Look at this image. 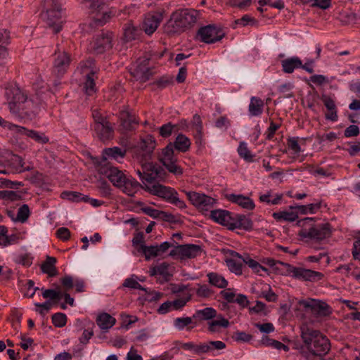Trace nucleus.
I'll list each match as a JSON object with an SVG mask.
<instances>
[{
  "mask_svg": "<svg viewBox=\"0 0 360 360\" xmlns=\"http://www.w3.org/2000/svg\"><path fill=\"white\" fill-rule=\"evenodd\" d=\"M301 339L303 345L300 347L301 354L306 356L311 354L314 356L326 354L330 349V343L328 338L319 330H315L307 325L300 327Z\"/></svg>",
  "mask_w": 360,
  "mask_h": 360,
  "instance_id": "f257e3e1",
  "label": "nucleus"
},
{
  "mask_svg": "<svg viewBox=\"0 0 360 360\" xmlns=\"http://www.w3.org/2000/svg\"><path fill=\"white\" fill-rule=\"evenodd\" d=\"M199 18V13L194 9H181L174 12L165 25V31L169 34L183 32L192 28Z\"/></svg>",
  "mask_w": 360,
  "mask_h": 360,
  "instance_id": "f03ea898",
  "label": "nucleus"
},
{
  "mask_svg": "<svg viewBox=\"0 0 360 360\" xmlns=\"http://www.w3.org/2000/svg\"><path fill=\"white\" fill-rule=\"evenodd\" d=\"M302 229L298 235L302 238L321 240L330 236L332 227L329 223L314 224V219L306 217L297 221Z\"/></svg>",
  "mask_w": 360,
  "mask_h": 360,
  "instance_id": "7ed1b4c3",
  "label": "nucleus"
},
{
  "mask_svg": "<svg viewBox=\"0 0 360 360\" xmlns=\"http://www.w3.org/2000/svg\"><path fill=\"white\" fill-rule=\"evenodd\" d=\"M107 176L115 187L129 196H134L143 186L131 176H127L117 167H110Z\"/></svg>",
  "mask_w": 360,
  "mask_h": 360,
  "instance_id": "20e7f679",
  "label": "nucleus"
},
{
  "mask_svg": "<svg viewBox=\"0 0 360 360\" xmlns=\"http://www.w3.org/2000/svg\"><path fill=\"white\" fill-rule=\"evenodd\" d=\"M89 15L92 23L96 27L103 26L112 18V13L104 0H88Z\"/></svg>",
  "mask_w": 360,
  "mask_h": 360,
  "instance_id": "39448f33",
  "label": "nucleus"
},
{
  "mask_svg": "<svg viewBox=\"0 0 360 360\" xmlns=\"http://www.w3.org/2000/svg\"><path fill=\"white\" fill-rule=\"evenodd\" d=\"M143 189L154 195L165 199L180 209L186 207L185 202L179 198L178 193L171 187H167L160 184H154L151 186H143Z\"/></svg>",
  "mask_w": 360,
  "mask_h": 360,
  "instance_id": "423d86ee",
  "label": "nucleus"
},
{
  "mask_svg": "<svg viewBox=\"0 0 360 360\" xmlns=\"http://www.w3.org/2000/svg\"><path fill=\"white\" fill-rule=\"evenodd\" d=\"M286 269V273L292 274V277L305 281L317 282L323 278L321 272L301 267H295L288 263H281Z\"/></svg>",
  "mask_w": 360,
  "mask_h": 360,
  "instance_id": "0eeeda50",
  "label": "nucleus"
},
{
  "mask_svg": "<svg viewBox=\"0 0 360 360\" xmlns=\"http://www.w3.org/2000/svg\"><path fill=\"white\" fill-rule=\"evenodd\" d=\"M203 250L200 245L195 244L179 245L175 246L169 255L180 260L194 259L202 253Z\"/></svg>",
  "mask_w": 360,
  "mask_h": 360,
  "instance_id": "6e6552de",
  "label": "nucleus"
},
{
  "mask_svg": "<svg viewBox=\"0 0 360 360\" xmlns=\"http://www.w3.org/2000/svg\"><path fill=\"white\" fill-rule=\"evenodd\" d=\"M160 161L169 172L176 175L182 174L183 169L176 164L177 158L174 155V146L172 143L168 144L162 150Z\"/></svg>",
  "mask_w": 360,
  "mask_h": 360,
  "instance_id": "1a4fd4ad",
  "label": "nucleus"
},
{
  "mask_svg": "<svg viewBox=\"0 0 360 360\" xmlns=\"http://www.w3.org/2000/svg\"><path fill=\"white\" fill-rule=\"evenodd\" d=\"M156 146V142L152 135L141 137L136 149V158L139 160L148 161Z\"/></svg>",
  "mask_w": 360,
  "mask_h": 360,
  "instance_id": "9d476101",
  "label": "nucleus"
},
{
  "mask_svg": "<svg viewBox=\"0 0 360 360\" xmlns=\"http://www.w3.org/2000/svg\"><path fill=\"white\" fill-rule=\"evenodd\" d=\"M224 31L219 27L209 25L200 28L198 36L200 40L207 44H212L220 41L224 37Z\"/></svg>",
  "mask_w": 360,
  "mask_h": 360,
  "instance_id": "9b49d317",
  "label": "nucleus"
},
{
  "mask_svg": "<svg viewBox=\"0 0 360 360\" xmlns=\"http://www.w3.org/2000/svg\"><path fill=\"white\" fill-rule=\"evenodd\" d=\"M6 96L11 112L17 115L20 108L27 98L26 96L18 88L7 89Z\"/></svg>",
  "mask_w": 360,
  "mask_h": 360,
  "instance_id": "f8f14e48",
  "label": "nucleus"
},
{
  "mask_svg": "<svg viewBox=\"0 0 360 360\" xmlns=\"http://www.w3.org/2000/svg\"><path fill=\"white\" fill-rule=\"evenodd\" d=\"M300 304L306 309H309L313 314L318 316H328L333 311L331 307L326 302L319 300H302L300 302Z\"/></svg>",
  "mask_w": 360,
  "mask_h": 360,
  "instance_id": "ddd939ff",
  "label": "nucleus"
},
{
  "mask_svg": "<svg viewBox=\"0 0 360 360\" xmlns=\"http://www.w3.org/2000/svg\"><path fill=\"white\" fill-rule=\"evenodd\" d=\"M141 163V169L136 170V173L141 179L142 186H149L157 178L158 172L153 163L148 161L139 160Z\"/></svg>",
  "mask_w": 360,
  "mask_h": 360,
  "instance_id": "4468645a",
  "label": "nucleus"
},
{
  "mask_svg": "<svg viewBox=\"0 0 360 360\" xmlns=\"http://www.w3.org/2000/svg\"><path fill=\"white\" fill-rule=\"evenodd\" d=\"M186 195L191 202L200 210L207 211L216 203V200L204 193L187 192Z\"/></svg>",
  "mask_w": 360,
  "mask_h": 360,
  "instance_id": "2eb2a0df",
  "label": "nucleus"
},
{
  "mask_svg": "<svg viewBox=\"0 0 360 360\" xmlns=\"http://www.w3.org/2000/svg\"><path fill=\"white\" fill-rule=\"evenodd\" d=\"M53 72L57 77L63 76L68 69L71 58L70 55L65 51H56L54 54Z\"/></svg>",
  "mask_w": 360,
  "mask_h": 360,
  "instance_id": "dca6fc26",
  "label": "nucleus"
},
{
  "mask_svg": "<svg viewBox=\"0 0 360 360\" xmlns=\"http://www.w3.org/2000/svg\"><path fill=\"white\" fill-rule=\"evenodd\" d=\"M112 33H102L98 35L91 42V49L95 53H103L112 49Z\"/></svg>",
  "mask_w": 360,
  "mask_h": 360,
  "instance_id": "f3484780",
  "label": "nucleus"
},
{
  "mask_svg": "<svg viewBox=\"0 0 360 360\" xmlns=\"http://www.w3.org/2000/svg\"><path fill=\"white\" fill-rule=\"evenodd\" d=\"M148 63V59H143L142 60H139L138 61L136 68L131 72V75L136 80L140 81L141 82H146L150 79L153 75V72L151 71Z\"/></svg>",
  "mask_w": 360,
  "mask_h": 360,
  "instance_id": "a211bd4d",
  "label": "nucleus"
},
{
  "mask_svg": "<svg viewBox=\"0 0 360 360\" xmlns=\"http://www.w3.org/2000/svg\"><path fill=\"white\" fill-rule=\"evenodd\" d=\"M162 18V15L160 13H148L146 15L143 22V31L148 35L152 34L160 25Z\"/></svg>",
  "mask_w": 360,
  "mask_h": 360,
  "instance_id": "6ab92c4d",
  "label": "nucleus"
},
{
  "mask_svg": "<svg viewBox=\"0 0 360 360\" xmlns=\"http://www.w3.org/2000/svg\"><path fill=\"white\" fill-rule=\"evenodd\" d=\"M40 108V104L38 101L27 99V98L22 104L20 111L17 115L32 119L39 112Z\"/></svg>",
  "mask_w": 360,
  "mask_h": 360,
  "instance_id": "aec40b11",
  "label": "nucleus"
},
{
  "mask_svg": "<svg viewBox=\"0 0 360 360\" xmlns=\"http://www.w3.org/2000/svg\"><path fill=\"white\" fill-rule=\"evenodd\" d=\"M321 100L327 110L325 113V118L332 122H336L338 120V115L335 101L326 94L321 95Z\"/></svg>",
  "mask_w": 360,
  "mask_h": 360,
  "instance_id": "412c9836",
  "label": "nucleus"
},
{
  "mask_svg": "<svg viewBox=\"0 0 360 360\" xmlns=\"http://www.w3.org/2000/svg\"><path fill=\"white\" fill-rule=\"evenodd\" d=\"M120 127L124 131H132L138 124V121L134 115L126 110L120 112Z\"/></svg>",
  "mask_w": 360,
  "mask_h": 360,
  "instance_id": "4be33fe9",
  "label": "nucleus"
},
{
  "mask_svg": "<svg viewBox=\"0 0 360 360\" xmlns=\"http://www.w3.org/2000/svg\"><path fill=\"white\" fill-rule=\"evenodd\" d=\"M210 217L214 221L226 226L231 230L232 216L229 211L224 210H212L211 211Z\"/></svg>",
  "mask_w": 360,
  "mask_h": 360,
  "instance_id": "5701e85b",
  "label": "nucleus"
},
{
  "mask_svg": "<svg viewBox=\"0 0 360 360\" xmlns=\"http://www.w3.org/2000/svg\"><path fill=\"white\" fill-rule=\"evenodd\" d=\"M226 198L231 202L236 203L243 209L252 210L255 207L254 201L249 197L243 195L229 194Z\"/></svg>",
  "mask_w": 360,
  "mask_h": 360,
  "instance_id": "b1692460",
  "label": "nucleus"
},
{
  "mask_svg": "<svg viewBox=\"0 0 360 360\" xmlns=\"http://www.w3.org/2000/svg\"><path fill=\"white\" fill-rule=\"evenodd\" d=\"M94 129L98 138L103 142L113 137L114 131L108 121L103 124H95Z\"/></svg>",
  "mask_w": 360,
  "mask_h": 360,
  "instance_id": "393cba45",
  "label": "nucleus"
},
{
  "mask_svg": "<svg viewBox=\"0 0 360 360\" xmlns=\"http://www.w3.org/2000/svg\"><path fill=\"white\" fill-rule=\"evenodd\" d=\"M46 24L53 28L54 33H58L62 29L60 14L58 11L49 10L46 11Z\"/></svg>",
  "mask_w": 360,
  "mask_h": 360,
  "instance_id": "a878e982",
  "label": "nucleus"
},
{
  "mask_svg": "<svg viewBox=\"0 0 360 360\" xmlns=\"http://www.w3.org/2000/svg\"><path fill=\"white\" fill-rule=\"evenodd\" d=\"M17 133L25 135L27 137L34 140L36 142L41 144H45L49 141V139L44 133H39L32 129H27L25 127L21 126L17 127Z\"/></svg>",
  "mask_w": 360,
  "mask_h": 360,
  "instance_id": "bb28decb",
  "label": "nucleus"
},
{
  "mask_svg": "<svg viewBox=\"0 0 360 360\" xmlns=\"http://www.w3.org/2000/svg\"><path fill=\"white\" fill-rule=\"evenodd\" d=\"M231 256L238 257V259H242L243 262L247 264L250 268H251L252 270L256 274H259L262 270L267 271L266 268L262 266L256 260L252 259L248 254L241 255L235 251H232L231 252Z\"/></svg>",
  "mask_w": 360,
  "mask_h": 360,
  "instance_id": "cd10ccee",
  "label": "nucleus"
},
{
  "mask_svg": "<svg viewBox=\"0 0 360 360\" xmlns=\"http://www.w3.org/2000/svg\"><path fill=\"white\" fill-rule=\"evenodd\" d=\"M231 229H243L245 230H251L252 229L253 223L252 220L243 214H236L232 217Z\"/></svg>",
  "mask_w": 360,
  "mask_h": 360,
  "instance_id": "c85d7f7f",
  "label": "nucleus"
},
{
  "mask_svg": "<svg viewBox=\"0 0 360 360\" xmlns=\"http://www.w3.org/2000/svg\"><path fill=\"white\" fill-rule=\"evenodd\" d=\"M57 260L56 257L47 256L46 260L41 265V270L49 277L56 276L58 271L56 267Z\"/></svg>",
  "mask_w": 360,
  "mask_h": 360,
  "instance_id": "c756f323",
  "label": "nucleus"
},
{
  "mask_svg": "<svg viewBox=\"0 0 360 360\" xmlns=\"http://www.w3.org/2000/svg\"><path fill=\"white\" fill-rule=\"evenodd\" d=\"M103 154L105 159L120 162L126 156L127 150L119 147L107 148L103 150Z\"/></svg>",
  "mask_w": 360,
  "mask_h": 360,
  "instance_id": "7c9ffc66",
  "label": "nucleus"
},
{
  "mask_svg": "<svg viewBox=\"0 0 360 360\" xmlns=\"http://www.w3.org/2000/svg\"><path fill=\"white\" fill-rule=\"evenodd\" d=\"M208 282L210 285L221 289H225L228 286L229 282L224 276L215 273L210 272L207 274Z\"/></svg>",
  "mask_w": 360,
  "mask_h": 360,
  "instance_id": "2f4dec72",
  "label": "nucleus"
},
{
  "mask_svg": "<svg viewBox=\"0 0 360 360\" xmlns=\"http://www.w3.org/2000/svg\"><path fill=\"white\" fill-rule=\"evenodd\" d=\"M116 320L108 313H102L96 318V323L102 330H108L115 324Z\"/></svg>",
  "mask_w": 360,
  "mask_h": 360,
  "instance_id": "473e14b6",
  "label": "nucleus"
},
{
  "mask_svg": "<svg viewBox=\"0 0 360 360\" xmlns=\"http://www.w3.org/2000/svg\"><path fill=\"white\" fill-rule=\"evenodd\" d=\"M264 101L259 97L252 96L248 107V110L252 116H259L264 108Z\"/></svg>",
  "mask_w": 360,
  "mask_h": 360,
  "instance_id": "72a5a7b5",
  "label": "nucleus"
},
{
  "mask_svg": "<svg viewBox=\"0 0 360 360\" xmlns=\"http://www.w3.org/2000/svg\"><path fill=\"white\" fill-rule=\"evenodd\" d=\"M283 70L285 73H292L295 69L302 66V60L298 57L286 58L281 61Z\"/></svg>",
  "mask_w": 360,
  "mask_h": 360,
  "instance_id": "f704fd0d",
  "label": "nucleus"
},
{
  "mask_svg": "<svg viewBox=\"0 0 360 360\" xmlns=\"http://www.w3.org/2000/svg\"><path fill=\"white\" fill-rule=\"evenodd\" d=\"M214 317H217V311L212 307L197 310L193 315V318L198 321H208Z\"/></svg>",
  "mask_w": 360,
  "mask_h": 360,
  "instance_id": "c9c22d12",
  "label": "nucleus"
},
{
  "mask_svg": "<svg viewBox=\"0 0 360 360\" xmlns=\"http://www.w3.org/2000/svg\"><path fill=\"white\" fill-rule=\"evenodd\" d=\"M242 262V259L235 256H231V258L226 259V260L229 269L236 275H241L243 274Z\"/></svg>",
  "mask_w": 360,
  "mask_h": 360,
  "instance_id": "e433bc0d",
  "label": "nucleus"
},
{
  "mask_svg": "<svg viewBox=\"0 0 360 360\" xmlns=\"http://www.w3.org/2000/svg\"><path fill=\"white\" fill-rule=\"evenodd\" d=\"M176 150L185 153L191 146V141L184 134H179L173 146Z\"/></svg>",
  "mask_w": 360,
  "mask_h": 360,
  "instance_id": "4c0bfd02",
  "label": "nucleus"
},
{
  "mask_svg": "<svg viewBox=\"0 0 360 360\" xmlns=\"http://www.w3.org/2000/svg\"><path fill=\"white\" fill-rule=\"evenodd\" d=\"M124 37L129 41L136 39L139 34V30L131 22H127L124 25Z\"/></svg>",
  "mask_w": 360,
  "mask_h": 360,
  "instance_id": "58836bf2",
  "label": "nucleus"
},
{
  "mask_svg": "<svg viewBox=\"0 0 360 360\" xmlns=\"http://www.w3.org/2000/svg\"><path fill=\"white\" fill-rule=\"evenodd\" d=\"M63 199H67L73 202H87L89 200V196L84 195L81 193L76 191H63L60 194Z\"/></svg>",
  "mask_w": 360,
  "mask_h": 360,
  "instance_id": "ea45409f",
  "label": "nucleus"
},
{
  "mask_svg": "<svg viewBox=\"0 0 360 360\" xmlns=\"http://www.w3.org/2000/svg\"><path fill=\"white\" fill-rule=\"evenodd\" d=\"M272 216L278 221H294L298 218L297 214L292 211L274 212Z\"/></svg>",
  "mask_w": 360,
  "mask_h": 360,
  "instance_id": "a19ab883",
  "label": "nucleus"
},
{
  "mask_svg": "<svg viewBox=\"0 0 360 360\" xmlns=\"http://www.w3.org/2000/svg\"><path fill=\"white\" fill-rule=\"evenodd\" d=\"M79 68L81 73L84 75H95L96 72L94 60L91 58H89L86 61L81 62L79 64Z\"/></svg>",
  "mask_w": 360,
  "mask_h": 360,
  "instance_id": "79ce46f5",
  "label": "nucleus"
},
{
  "mask_svg": "<svg viewBox=\"0 0 360 360\" xmlns=\"http://www.w3.org/2000/svg\"><path fill=\"white\" fill-rule=\"evenodd\" d=\"M217 319L213 320L208 323V330L212 333L217 332L219 327L227 328L229 325L228 319L221 316H217Z\"/></svg>",
  "mask_w": 360,
  "mask_h": 360,
  "instance_id": "37998d69",
  "label": "nucleus"
},
{
  "mask_svg": "<svg viewBox=\"0 0 360 360\" xmlns=\"http://www.w3.org/2000/svg\"><path fill=\"white\" fill-rule=\"evenodd\" d=\"M291 209H296L300 213L306 214L307 213H315L321 208V202L316 203H311L307 205H297L295 207H290Z\"/></svg>",
  "mask_w": 360,
  "mask_h": 360,
  "instance_id": "c03bdc74",
  "label": "nucleus"
},
{
  "mask_svg": "<svg viewBox=\"0 0 360 360\" xmlns=\"http://www.w3.org/2000/svg\"><path fill=\"white\" fill-rule=\"evenodd\" d=\"M21 195L19 193L13 191L4 190L0 191V199L6 203L20 200Z\"/></svg>",
  "mask_w": 360,
  "mask_h": 360,
  "instance_id": "a18cd8bd",
  "label": "nucleus"
},
{
  "mask_svg": "<svg viewBox=\"0 0 360 360\" xmlns=\"http://www.w3.org/2000/svg\"><path fill=\"white\" fill-rule=\"evenodd\" d=\"M137 251L142 252L146 260H149L152 257H155L160 255L158 248L154 245L146 246L142 245L137 248Z\"/></svg>",
  "mask_w": 360,
  "mask_h": 360,
  "instance_id": "49530a36",
  "label": "nucleus"
},
{
  "mask_svg": "<svg viewBox=\"0 0 360 360\" xmlns=\"http://www.w3.org/2000/svg\"><path fill=\"white\" fill-rule=\"evenodd\" d=\"M202 347H205L203 349V354L212 352L213 350H221L226 348V344L220 340L217 341H209L202 343Z\"/></svg>",
  "mask_w": 360,
  "mask_h": 360,
  "instance_id": "de8ad7c7",
  "label": "nucleus"
},
{
  "mask_svg": "<svg viewBox=\"0 0 360 360\" xmlns=\"http://www.w3.org/2000/svg\"><path fill=\"white\" fill-rule=\"evenodd\" d=\"M283 198V194H276L274 198H272L271 193L270 191H268L266 194L260 195L259 200L262 202H266L269 205H278L281 203V201Z\"/></svg>",
  "mask_w": 360,
  "mask_h": 360,
  "instance_id": "09e8293b",
  "label": "nucleus"
},
{
  "mask_svg": "<svg viewBox=\"0 0 360 360\" xmlns=\"http://www.w3.org/2000/svg\"><path fill=\"white\" fill-rule=\"evenodd\" d=\"M238 153L240 158H243L247 162H252L254 155L248 149L247 144L244 142H240L238 148Z\"/></svg>",
  "mask_w": 360,
  "mask_h": 360,
  "instance_id": "8fccbe9b",
  "label": "nucleus"
},
{
  "mask_svg": "<svg viewBox=\"0 0 360 360\" xmlns=\"http://www.w3.org/2000/svg\"><path fill=\"white\" fill-rule=\"evenodd\" d=\"M191 299V295L190 293L184 294L182 297L175 299L172 301L173 310L181 309Z\"/></svg>",
  "mask_w": 360,
  "mask_h": 360,
  "instance_id": "3c124183",
  "label": "nucleus"
},
{
  "mask_svg": "<svg viewBox=\"0 0 360 360\" xmlns=\"http://www.w3.org/2000/svg\"><path fill=\"white\" fill-rule=\"evenodd\" d=\"M30 214V212L28 205L24 204L18 209L15 221L24 223L28 219Z\"/></svg>",
  "mask_w": 360,
  "mask_h": 360,
  "instance_id": "603ef678",
  "label": "nucleus"
},
{
  "mask_svg": "<svg viewBox=\"0 0 360 360\" xmlns=\"http://www.w3.org/2000/svg\"><path fill=\"white\" fill-rule=\"evenodd\" d=\"M85 82L84 88L86 94L89 96L92 95L96 91L94 75H84Z\"/></svg>",
  "mask_w": 360,
  "mask_h": 360,
  "instance_id": "864d4df0",
  "label": "nucleus"
},
{
  "mask_svg": "<svg viewBox=\"0 0 360 360\" xmlns=\"http://www.w3.org/2000/svg\"><path fill=\"white\" fill-rule=\"evenodd\" d=\"M182 349L185 350L192 351L196 355H201L203 354V349L205 347H202V343L195 344L194 342H189L182 345Z\"/></svg>",
  "mask_w": 360,
  "mask_h": 360,
  "instance_id": "5fc2aeb1",
  "label": "nucleus"
},
{
  "mask_svg": "<svg viewBox=\"0 0 360 360\" xmlns=\"http://www.w3.org/2000/svg\"><path fill=\"white\" fill-rule=\"evenodd\" d=\"M214 291L207 285H198V288L196 290V295L199 297L209 298L212 296Z\"/></svg>",
  "mask_w": 360,
  "mask_h": 360,
  "instance_id": "6e6d98bb",
  "label": "nucleus"
},
{
  "mask_svg": "<svg viewBox=\"0 0 360 360\" xmlns=\"http://www.w3.org/2000/svg\"><path fill=\"white\" fill-rule=\"evenodd\" d=\"M235 24L243 27L247 26L248 25L254 26L257 25V21L255 18L248 15H244L242 18L236 20Z\"/></svg>",
  "mask_w": 360,
  "mask_h": 360,
  "instance_id": "4d7b16f0",
  "label": "nucleus"
},
{
  "mask_svg": "<svg viewBox=\"0 0 360 360\" xmlns=\"http://www.w3.org/2000/svg\"><path fill=\"white\" fill-rule=\"evenodd\" d=\"M67 316L63 313H56L52 316V323L56 327H63L66 324Z\"/></svg>",
  "mask_w": 360,
  "mask_h": 360,
  "instance_id": "13d9d810",
  "label": "nucleus"
},
{
  "mask_svg": "<svg viewBox=\"0 0 360 360\" xmlns=\"http://www.w3.org/2000/svg\"><path fill=\"white\" fill-rule=\"evenodd\" d=\"M192 319H193V316L176 318L174 321V326L179 330H183L193 323Z\"/></svg>",
  "mask_w": 360,
  "mask_h": 360,
  "instance_id": "bf43d9fd",
  "label": "nucleus"
},
{
  "mask_svg": "<svg viewBox=\"0 0 360 360\" xmlns=\"http://www.w3.org/2000/svg\"><path fill=\"white\" fill-rule=\"evenodd\" d=\"M298 137H292L287 140L288 148L292 150L293 153L295 155H299L301 152V148L298 143Z\"/></svg>",
  "mask_w": 360,
  "mask_h": 360,
  "instance_id": "052dcab7",
  "label": "nucleus"
},
{
  "mask_svg": "<svg viewBox=\"0 0 360 360\" xmlns=\"http://www.w3.org/2000/svg\"><path fill=\"white\" fill-rule=\"evenodd\" d=\"M169 265L166 262H162L157 266L156 271H158V274L162 276L166 280H169L172 276L169 271Z\"/></svg>",
  "mask_w": 360,
  "mask_h": 360,
  "instance_id": "680f3d73",
  "label": "nucleus"
},
{
  "mask_svg": "<svg viewBox=\"0 0 360 360\" xmlns=\"http://www.w3.org/2000/svg\"><path fill=\"white\" fill-rule=\"evenodd\" d=\"M142 210L145 214L153 218H160L167 216L166 212L153 209L150 207H143Z\"/></svg>",
  "mask_w": 360,
  "mask_h": 360,
  "instance_id": "e2e57ef3",
  "label": "nucleus"
},
{
  "mask_svg": "<svg viewBox=\"0 0 360 360\" xmlns=\"http://www.w3.org/2000/svg\"><path fill=\"white\" fill-rule=\"evenodd\" d=\"M44 298H49L52 300H58L61 298L62 294L60 291L52 289L44 290L42 292Z\"/></svg>",
  "mask_w": 360,
  "mask_h": 360,
  "instance_id": "0e129e2a",
  "label": "nucleus"
},
{
  "mask_svg": "<svg viewBox=\"0 0 360 360\" xmlns=\"http://www.w3.org/2000/svg\"><path fill=\"white\" fill-rule=\"evenodd\" d=\"M192 125L196 133L201 136L202 131V123L200 115H195L193 117Z\"/></svg>",
  "mask_w": 360,
  "mask_h": 360,
  "instance_id": "69168bd1",
  "label": "nucleus"
},
{
  "mask_svg": "<svg viewBox=\"0 0 360 360\" xmlns=\"http://www.w3.org/2000/svg\"><path fill=\"white\" fill-rule=\"evenodd\" d=\"M56 236L63 241H67L70 238L71 233L68 228L61 227L56 231Z\"/></svg>",
  "mask_w": 360,
  "mask_h": 360,
  "instance_id": "338daca9",
  "label": "nucleus"
},
{
  "mask_svg": "<svg viewBox=\"0 0 360 360\" xmlns=\"http://www.w3.org/2000/svg\"><path fill=\"white\" fill-rule=\"evenodd\" d=\"M174 127L175 126L172 124L170 122L163 124L160 127V134L164 138L169 137L172 134Z\"/></svg>",
  "mask_w": 360,
  "mask_h": 360,
  "instance_id": "774afa93",
  "label": "nucleus"
}]
</instances>
